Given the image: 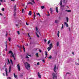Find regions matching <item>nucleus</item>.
I'll return each instance as SVG.
<instances>
[{"mask_svg":"<svg viewBox=\"0 0 79 79\" xmlns=\"http://www.w3.org/2000/svg\"><path fill=\"white\" fill-rule=\"evenodd\" d=\"M47 15L48 16H50V14H48V15Z\"/></svg>","mask_w":79,"mask_h":79,"instance_id":"3c124183","label":"nucleus"},{"mask_svg":"<svg viewBox=\"0 0 79 79\" xmlns=\"http://www.w3.org/2000/svg\"><path fill=\"white\" fill-rule=\"evenodd\" d=\"M16 8H14L15 11H16Z\"/></svg>","mask_w":79,"mask_h":79,"instance_id":"5fc2aeb1","label":"nucleus"},{"mask_svg":"<svg viewBox=\"0 0 79 79\" xmlns=\"http://www.w3.org/2000/svg\"><path fill=\"white\" fill-rule=\"evenodd\" d=\"M56 54H57V52H55V55H56Z\"/></svg>","mask_w":79,"mask_h":79,"instance_id":"864d4df0","label":"nucleus"},{"mask_svg":"<svg viewBox=\"0 0 79 79\" xmlns=\"http://www.w3.org/2000/svg\"><path fill=\"white\" fill-rule=\"evenodd\" d=\"M66 11H67V12H68L69 13H70V12H71V10H66Z\"/></svg>","mask_w":79,"mask_h":79,"instance_id":"dca6fc26","label":"nucleus"},{"mask_svg":"<svg viewBox=\"0 0 79 79\" xmlns=\"http://www.w3.org/2000/svg\"><path fill=\"white\" fill-rule=\"evenodd\" d=\"M50 43V40H49V41L48 42V44H49Z\"/></svg>","mask_w":79,"mask_h":79,"instance_id":"e433bc0d","label":"nucleus"},{"mask_svg":"<svg viewBox=\"0 0 79 79\" xmlns=\"http://www.w3.org/2000/svg\"><path fill=\"white\" fill-rule=\"evenodd\" d=\"M17 68H18V69L19 71H20L21 70V69H20V66H19V64H18L17 65Z\"/></svg>","mask_w":79,"mask_h":79,"instance_id":"0eeeda50","label":"nucleus"},{"mask_svg":"<svg viewBox=\"0 0 79 79\" xmlns=\"http://www.w3.org/2000/svg\"><path fill=\"white\" fill-rule=\"evenodd\" d=\"M16 26H18V24H16Z\"/></svg>","mask_w":79,"mask_h":79,"instance_id":"69168bd1","label":"nucleus"},{"mask_svg":"<svg viewBox=\"0 0 79 79\" xmlns=\"http://www.w3.org/2000/svg\"><path fill=\"white\" fill-rule=\"evenodd\" d=\"M23 48L24 52H26V51H25V48H24V46H23Z\"/></svg>","mask_w":79,"mask_h":79,"instance_id":"a878e982","label":"nucleus"},{"mask_svg":"<svg viewBox=\"0 0 79 79\" xmlns=\"http://www.w3.org/2000/svg\"><path fill=\"white\" fill-rule=\"evenodd\" d=\"M29 0L31 1V2H32L33 3H35V2H34V0Z\"/></svg>","mask_w":79,"mask_h":79,"instance_id":"a211bd4d","label":"nucleus"},{"mask_svg":"<svg viewBox=\"0 0 79 79\" xmlns=\"http://www.w3.org/2000/svg\"><path fill=\"white\" fill-rule=\"evenodd\" d=\"M26 45H27V46H28V44H26Z\"/></svg>","mask_w":79,"mask_h":79,"instance_id":"774afa93","label":"nucleus"},{"mask_svg":"<svg viewBox=\"0 0 79 79\" xmlns=\"http://www.w3.org/2000/svg\"><path fill=\"white\" fill-rule=\"evenodd\" d=\"M58 7H56V11L57 13H58Z\"/></svg>","mask_w":79,"mask_h":79,"instance_id":"f3484780","label":"nucleus"},{"mask_svg":"<svg viewBox=\"0 0 79 79\" xmlns=\"http://www.w3.org/2000/svg\"><path fill=\"white\" fill-rule=\"evenodd\" d=\"M27 55L26 57V58H29V57Z\"/></svg>","mask_w":79,"mask_h":79,"instance_id":"a19ab883","label":"nucleus"},{"mask_svg":"<svg viewBox=\"0 0 79 79\" xmlns=\"http://www.w3.org/2000/svg\"><path fill=\"white\" fill-rule=\"evenodd\" d=\"M59 34H60V31H59L57 33V36L58 37H59Z\"/></svg>","mask_w":79,"mask_h":79,"instance_id":"aec40b11","label":"nucleus"},{"mask_svg":"<svg viewBox=\"0 0 79 79\" xmlns=\"http://www.w3.org/2000/svg\"><path fill=\"white\" fill-rule=\"evenodd\" d=\"M2 11H3L5 10V8H3L2 9Z\"/></svg>","mask_w":79,"mask_h":79,"instance_id":"ea45409f","label":"nucleus"},{"mask_svg":"<svg viewBox=\"0 0 79 79\" xmlns=\"http://www.w3.org/2000/svg\"><path fill=\"white\" fill-rule=\"evenodd\" d=\"M56 65H55L54 66V72H55V73H56V71L55 70H56Z\"/></svg>","mask_w":79,"mask_h":79,"instance_id":"9b49d317","label":"nucleus"},{"mask_svg":"<svg viewBox=\"0 0 79 79\" xmlns=\"http://www.w3.org/2000/svg\"><path fill=\"white\" fill-rule=\"evenodd\" d=\"M50 11H53V10L52 9V8H50Z\"/></svg>","mask_w":79,"mask_h":79,"instance_id":"473e14b6","label":"nucleus"},{"mask_svg":"<svg viewBox=\"0 0 79 79\" xmlns=\"http://www.w3.org/2000/svg\"><path fill=\"white\" fill-rule=\"evenodd\" d=\"M14 16H16V14H14Z\"/></svg>","mask_w":79,"mask_h":79,"instance_id":"680f3d73","label":"nucleus"},{"mask_svg":"<svg viewBox=\"0 0 79 79\" xmlns=\"http://www.w3.org/2000/svg\"><path fill=\"white\" fill-rule=\"evenodd\" d=\"M0 15L1 16H3V15L2 14V13H0Z\"/></svg>","mask_w":79,"mask_h":79,"instance_id":"052dcab7","label":"nucleus"},{"mask_svg":"<svg viewBox=\"0 0 79 79\" xmlns=\"http://www.w3.org/2000/svg\"><path fill=\"white\" fill-rule=\"evenodd\" d=\"M65 19L66 20V22H67V23H68V20H69V19L68 18V17H66L65 18Z\"/></svg>","mask_w":79,"mask_h":79,"instance_id":"4468645a","label":"nucleus"},{"mask_svg":"<svg viewBox=\"0 0 79 79\" xmlns=\"http://www.w3.org/2000/svg\"><path fill=\"white\" fill-rule=\"evenodd\" d=\"M72 54H73V55H74V52H72Z\"/></svg>","mask_w":79,"mask_h":79,"instance_id":"0e129e2a","label":"nucleus"},{"mask_svg":"<svg viewBox=\"0 0 79 79\" xmlns=\"http://www.w3.org/2000/svg\"><path fill=\"white\" fill-rule=\"evenodd\" d=\"M38 76L39 78H41L42 76L40 75V73L39 72L38 73Z\"/></svg>","mask_w":79,"mask_h":79,"instance_id":"1a4fd4ad","label":"nucleus"},{"mask_svg":"<svg viewBox=\"0 0 79 79\" xmlns=\"http://www.w3.org/2000/svg\"><path fill=\"white\" fill-rule=\"evenodd\" d=\"M11 1H12L13 2H14L15 1V0H10Z\"/></svg>","mask_w":79,"mask_h":79,"instance_id":"e2e57ef3","label":"nucleus"},{"mask_svg":"<svg viewBox=\"0 0 79 79\" xmlns=\"http://www.w3.org/2000/svg\"><path fill=\"white\" fill-rule=\"evenodd\" d=\"M35 55L37 57H39V55H38V53H37L35 54Z\"/></svg>","mask_w":79,"mask_h":79,"instance_id":"bb28decb","label":"nucleus"},{"mask_svg":"<svg viewBox=\"0 0 79 79\" xmlns=\"http://www.w3.org/2000/svg\"><path fill=\"white\" fill-rule=\"evenodd\" d=\"M10 61L11 62L12 64H13V61L12 60L10 59Z\"/></svg>","mask_w":79,"mask_h":79,"instance_id":"393cba45","label":"nucleus"},{"mask_svg":"<svg viewBox=\"0 0 79 79\" xmlns=\"http://www.w3.org/2000/svg\"><path fill=\"white\" fill-rule=\"evenodd\" d=\"M17 33L19 35V34H20V33H19V31H17Z\"/></svg>","mask_w":79,"mask_h":79,"instance_id":"c03bdc74","label":"nucleus"},{"mask_svg":"<svg viewBox=\"0 0 79 79\" xmlns=\"http://www.w3.org/2000/svg\"><path fill=\"white\" fill-rule=\"evenodd\" d=\"M36 30L38 34H40V33H39V30H38V28H37V27H36Z\"/></svg>","mask_w":79,"mask_h":79,"instance_id":"f8f14e48","label":"nucleus"},{"mask_svg":"<svg viewBox=\"0 0 79 79\" xmlns=\"http://www.w3.org/2000/svg\"><path fill=\"white\" fill-rule=\"evenodd\" d=\"M24 10L23 9H22V13H24Z\"/></svg>","mask_w":79,"mask_h":79,"instance_id":"a18cd8bd","label":"nucleus"},{"mask_svg":"<svg viewBox=\"0 0 79 79\" xmlns=\"http://www.w3.org/2000/svg\"><path fill=\"white\" fill-rule=\"evenodd\" d=\"M42 61L43 62V63H45V61L44 60H42Z\"/></svg>","mask_w":79,"mask_h":79,"instance_id":"58836bf2","label":"nucleus"},{"mask_svg":"<svg viewBox=\"0 0 79 79\" xmlns=\"http://www.w3.org/2000/svg\"><path fill=\"white\" fill-rule=\"evenodd\" d=\"M63 24H62V27H61V29L62 30H63Z\"/></svg>","mask_w":79,"mask_h":79,"instance_id":"2f4dec72","label":"nucleus"},{"mask_svg":"<svg viewBox=\"0 0 79 79\" xmlns=\"http://www.w3.org/2000/svg\"><path fill=\"white\" fill-rule=\"evenodd\" d=\"M0 1L1 2H3V0H0Z\"/></svg>","mask_w":79,"mask_h":79,"instance_id":"4d7b16f0","label":"nucleus"},{"mask_svg":"<svg viewBox=\"0 0 79 79\" xmlns=\"http://www.w3.org/2000/svg\"><path fill=\"white\" fill-rule=\"evenodd\" d=\"M8 40H9V42H10L11 41V38L10 37H9L8 38Z\"/></svg>","mask_w":79,"mask_h":79,"instance_id":"cd10ccee","label":"nucleus"},{"mask_svg":"<svg viewBox=\"0 0 79 79\" xmlns=\"http://www.w3.org/2000/svg\"><path fill=\"white\" fill-rule=\"evenodd\" d=\"M7 79H11V77H7Z\"/></svg>","mask_w":79,"mask_h":79,"instance_id":"4c0bfd02","label":"nucleus"},{"mask_svg":"<svg viewBox=\"0 0 79 79\" xmlns=\"http://www.w3.org/2000/svg\"><path fill=\"white\" fill-rule=\"evenodd\" d=\"M7 35H8V34H6V36H7Z\"/></svg>","mask_w":79,"mask_h":79,"instance_id":"bf43d9fd","label":"nucleus"},{"mask_svg":"<svg viewBox=\"0 0 79 79\" xmlns=\"http://www.w3.org/2000/svg\"><path fill=\"white\" fill-rule=\"evenodd\" d=\"M36 15H38L40 17V14H39V13H37L36 14Z\"/></svg>","mask_w":79,"mask_h":79,"instance_id":"7c9ffc66","label":"nucleus"},{"mask_svg":"<svg viewBox=\"0 0 79 79\" xmlns=\"http://www.w3.org/2000/svg\"><path fill=\"white\" fill-rule=\"evenodd\" d=\"M41 8L42 9H44V8H45V7H44V6H41Z\"/></svg>","mask_w":79,"mask_h":79,"instance_id":"c756f323","label":"nucleus"},{"mask_svg":"<svg viewBox=\"0 0 79 79\" xmlns=\"http://www.w3.org/2000/svg\"><path fill=\"white\" fill-rule=\"evenodd\" d=\"M75 64L76 65H79V63H77V64H76V63H75Z\"/></svg>","mask_w":79,"mask_h":79,"instance_id":"37998d69","label":"nucleus"},{"mask_svg":"<svg viewBox=\"0 0 79 79\" xmlns=\"http://www.w3.org/2000/svg\"><path fill=\"white\" fill-rule=\"evenodd\" d=\"M29 15L31 16L32 15V11H30L29 13H28Z\"/></svg>","mask_w":79,"mask_h":79,"instance_id":"ddd939ff","label":"nucleus"},{"mask_svg":"<svg viewBox=\"0 0 79 79\" xmlns=\"http://www.w3.org/2000/svg\"><path fill=\"white\" fill-rule=\"evenodd\" d=\"M27 55L28 56H31V55H29L28 54H27Z\"/></svg>","mask_w":79,"mask_h":79,"instance_id":"09e8293b","label":"nucleus"},{"mask_svg":"<svg viewBox=\"0 0 79 79\" xmlns=\"http://www.w3.org/2000/svg\"><path fill=\"white\" fill-rule=\"evenodd\" d=\"M11 54L10 55V57H12L13 58L14 60H16V58H16V54L14 53L13 54V52H12V51H9V54Z\"/></svg>","mask_w":79,"mask_h":79,"instance_id":"f257e3e1","label":"nucleus"},{"mask_svg":"<svg viewBox=\"0 0 79 79\" xmlns=\"http://www.w3.org/2000/svg\"><path fill=\"white\" fill-rule=\"evenodd\" d=\"M14 77L15 78H16V77H17V75H15V73H14Z\"/></svg>","mask_w":79,"mask_h":79,"instance_id":"5701e85b","label":"nucleus"},{"mask_svg":"<svg viewBox=\"0 0 79 79\" xmlns=\"http://www.w3.org/2000/svg\"><path fill=\"white\" fill-rule=\"evenodd\" d=\"M26 25H27V26H28V25H29V24L27 23H26Z\"/></svg>","mask_w":79,"mask_h":79,"instance_id":"603ef678","label":"nucleus"},{"mask_svg":"<svg viewBox=\"0 0 79 79\" xmlns=\"http://www.w3.org/2000/svg\"><path fill=\"white\" fill-rule=\"evenodd\" d=\"M10 64V61H9V60L8 59V64Z\"/></svg>","mask_w":79,"mask_h":79,"instance_id":"c85d7f7f","label":"nucleus"},{"mask_svg":"<svg viewBox=\"0 0 79 79\" xmlns=\"http://www.w3.org/2000/svg\"><path fill=\"white\" fill-rule=\"evenodd\" d=\"M44 40L45 42L46 43V42H47V40H46V39Z\"/></svg>","mask_w":79,"mask_h":79,"instance_id":"79ce46f5","label":"nucleus"},{"mask_svg":"<svg viewBox=\"0 0 79 79\" xmlns=\"http://www.w3.org/2000/svg\"><path fill=\"white\" fill-rule=\"evenodd\" d=\"M28 37H31V36H30V35H29V34H28Z\"/></svg>","mask_w":79,"mask_h":79,"instance_id":"6e6d98bb","label":"nucleus"},{"mask_svg":"<svg viewBox=\"0 0 79 79\" xmlns=\"http://www.w3.org/2000/svg\"><path fill=\"white\" fill-rule=\"evenodd\" d=\"M3 76H5V73H3Z\"/></svg>","mask_w":79,"mask_h":79,"instance_id":"13d9d810","label":"nucleus"},{"mask_svg":"<svg viewBox=\"0 0 79 79\" xmlns=\"http://www.w3.org/2000/svg\"><path fill=\"white\" fill-rule=\"evenodd\" d=\"M45 55H46V57H45V58H46L47 57V52L46 51L45 52Z\"/></svg>","mask_w":79,"mask_h":79,"instance_id":"4be33fe9","label":"nucleus"},{"mask_svg":"<svg viewBox=\"0 0 79 79\" xmlns=\"http://www.w3.org/2000/svg\"><path fill=\"white\" fill-rule=\"evenodd\" d=\"M5 71L6 72V76H8V72L7 69H6Z\"/></svg>","mask_w":79,"mask_h":79,"instance_id":"6e6552de","label":"nucleus"},{"mask_svg":"<svg viewBox=\"0 0 79 79\" xmlns=\"http://www.w3.org/2000/svg\"><path fill=\"white\" fill-rule=\"evenodd\" d=\"M9 73H10L11 72V66H10L9 67Z\"/></svg>","mask_w":79,"mask_h":79,"instance_id":"6ab92c4d","label":"nucleus"},{"mask_svg":"<svg viewBox=\"0 0 79 79\" xmlns=\"http://www.w3.org/2000/svg\"><path fill=\"white\" fill-rule=\"evenodd\" d=\"M49 59H51L52 58V56H50L48 57Z\"/></svg>","mask_w":79,"mask_h":79,"instance_id":"c9c22d12","label":"nucleus"},{"mask_svg":"<svg viewBox=\"0 0 79 79\" xmlns=\"http://www.w3.org/2000/svg\"><path fill=\"white\" fill-rule=\"evenodd\" d=\"M6 48L5 49L6 51H7V49L8 48H7V46L8 45H7V42L6 41Z\"/></svg>","mask_w":79,"mask_h":79,"instance_id":"423d86ee","label":"nucleus"},{"mask_svg":"<svg viewBox=\"0 0 79 79\" xmlns=\"http://www.w3.org/2000/svg\"><path fill=\"white\" fill-rule=\"evenodd\" d=\"M56 45H57V47H58V45H59V42H57V43Z\"/></svg>","mask_w":79,"mask_h":79,"instance_id":"72a5a7b5","label":"nucleus"},{"mask_svg":"<svg viewBox=\"0 0 79 79\" xmlns=\"http://www.w3.org/2000/svg\"><path fill=\"white\" fill-rule=\"evenodd\" d=\"M62 0H61L60 2L59 3L60 4V7L62 9V10H63L64 7L65 6L64 5H62V2H61Z\"/></svg>","mask_w":79,"mask_h":79,"instance_id":"7ed1b4c3","label":"nucleus"},{"mask_svg":"<svg viewBox=\"0 0 79 79\" xmlns=\"http://www.w3.org/2000/svg\"><path fill=\"white\" fill-rule=\"evenodd\" d=\"M17 47H18L19 48H20V50H21V46H19L18 45H17Z\"/></svg>","mask_w":79,"mask_h":79,"instance_id":"b1692460","label":"nucleus"},{"mask_svg":"<svg viewBox=\"0 0 79 79\" xmlns=\"http://www.w3.org/2000/svg\"><path fill=\"white\" fill-rule=\"evenodd\" d=\"M55 23H58V20H55Z\"/></svg>","mask_w":79,"mask_h":79,"instance_id":"412c9836","label":"nucleus"},{"mask_svg":"<svg viewBox=\"0 0 79 79\" xmlns=\"http://www.w3.org/2000/svg\"><path fill=\"white\" fill-rule=\"evenodd\" d=\"M47 13H48V14H49V12L48 11Z\"/></svg>","mask_w":79,"mask_h":79,"instance_id":"338daca9","label":"nucleus"},{"mask_svg":"<svg viewBox=\"0 0 79 79\" xmlns=\"http://www.w3.org/2000/svg\"><path fill=\"white\" fill-rule=\"evenodd\" d=\"M36 34L37 35V36L38 37H39V36L38 35V34H37V32H36Z\"/></svg>","mask_w":79,"mask_h":79,"instance_id":"f704fd0d","label":"nucleus"},{"mask_svg":"<svg viewBox=\"0 0 79 79\" xmlns=\"http://www.w3.org/2000/svg\"><path fill=\"white\" fill-rule=\"evenodd\" d=\"M25 66L27 69L29 70L30 69V64H29L27 62H26L25 64Z\"/></svg>","mask_w":79,"mask_h":79,"instance_id":"f03ea898","label":"nucleus"},{"mask_svg":"<svg viewBox=\"0 0 79 79\" xmlns=\"http://www.w3.org/2000/svg\"><path fill=\"white\" fill-rule=\"evenodd\" d=\"M14 8H16V5H15L14 6Z\"/></svg>","mask_w":79,"mask_h":79,"instance_id":"49530a36","label":"nucleus"},{"mask_svg":"<svg viewBox=\"0 0 79 79\" xmlns=\"http://www.w3.org/2000/svg\"><path fill=\"white\" fill-rule=\"evenodd\" d=\"M27 5H29V4H30L31 5H33V3H32L31 2H29L27 3Z\"/></svg>","mask_w":79,"mask_h":79,"instance_id":"2eb2a0df","label":"nucleus"},{"mask_svg":"<svg viewBox=\"0 0 79 79\" xmlns=\"http://www.w3.org/2000/svg\"><path fill=\"white\" fill-rule=\"evenodd\" d=\"M52 75L53 77V79H56L57 77H56V74H55V73H53Z\"/></svg>","mask_w":79,"mask_h":79,"instance_id":"39448f33","label":"nucleus"},{"mask_svg":"<svg viewBox=\"0 0 79 79\" xmlns=\"http://www.w3.org/2000/svg\"><path fill=\"white\" fill-rule=\"evenodd\" d=\"M37 65H39V64H40L39 62H38L37 63Z\"/></svg>","mask_w":79,"mask_h":79,"instance_id":"de8ad7c7","label":"nucleus"},{"mask_svg":"<svg viewBox=\"0 0 79 79\" xmlns=\"http://www.w3.org/2000/svg\"><path fill=\"white\" fill-rule=\"evenodd\" d=\"M53 47V45H52V44H49V47H48V48H47L48 51H50L51 49Z\"/></svg>","mask_w":79,"mask_h":79,"instance_id":"20e7f679","label":"nucleus"},{"mask_svg":"<svg viewBox=\"0 0 79 79\" xmlns=\"http://www.w3.org/2000/svg\"><path fill=\"white\" fill-rule=\"evenodd\" d=\"M64 25H65L66 27H68V24L66 22H65L64 23Z\"/></svg>","mask_w":79,"mask_h":79,"instance_id":"9d476101","label":"nucleus"},{"mask_svg":"<svg viewBox=\"0 0 79 79\" xmlns=\"http://www.w3.org/2000/svg\"><path fill=\"white\" fill-rule=\"evenodd\" d=\"M51 15L53 14V11H51Z\"/></svg>","mask_w":79,"mask_h":79,"instance_id":"8fccbe9b","label":"nucleus"}]
</instances>
